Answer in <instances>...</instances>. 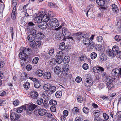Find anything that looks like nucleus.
I'll return each instance as SVG.
<instances>
[{"mask_svg":"<svg viewBox=\"0 0 121 121\" xmlns=\"http://www.w3.org/2000/svg\"><path fill=\"white\" fill-rule=\"evenodd\" d=\"M19 57L20 59V62L22 67L24 68L27 62L29 61L28 55L22 52H20L19 54Z\"/></svg>","mask_w":121,"mask_h":121,"instance_id":"obj_1","label":"nucleus"},{"mask_svg":"<svg viewBox=\"0 0 121 121\" xmlns=\"http://www.w3.org/2000/svg\"><path fill=\"white\" fill-rule=\"evenodd\" d=\"M39 15L41 16L42 17V20L44 22H48V21L50 19L49 17H52L54 16L53 15V12L51 11H49L48 12V15L46 14H42L41 12L39 13Z\"/></svg>","mask_w":121,"mask_h":121,"instance_id":"obj_2","label":"nucleus"},{"mask_svg":"<svg viewBox=\"0 0 121 121\" xmlns=\"http://www.w3.org/2000/svg\"><path fill=\"white\" fill-rule=\"evenodd\" d=\"M48 23L50 26L54 27H57L59 24V22L57 19L53 18L50 19Z\"/></svg>","mask_w":121,"mask_h":121,"instance_id":"obj_3","label":"nucleus"},{"mask_svg":"<svg viewBox=\"0 0 121 121\" xmlns=\"http://www.w3.org/2000/svg\"><path fill=\"white\" fill-rule=\"evenodd\" d=\"M115 80L114 78L111 77L109 81L107 83V86L109 89H112L114 87V82Z\"/></svg>","mask_w":121,"mask_h":121,"instance_id":"obj_4","label":"nucleus"},{"mask_svg":"<svg viewBox=\"0 0 121 121\" xmlns=\"http://www.w3.org/2000/svg\"><path fill=\"white\" fill-rule=\"evenodd\" d=\"M84 83L85 86L89 87L93 85V81L91 78H87L85 80Z\"/></svg>","mask_w":121,"mask_h":121,"instance_id":"obj_5","label":"nucleus"},{"mask_svg":"<svg viewBox=\"0 0 121 121\" xmlns=\"http://www.w3.org/2000/svg\"><path fill=\"white\" fill-rule=\"evenodd\" d=\"M112 75L116 77L119 76L121 74V68L120 69H114L112 71Z\"/></svg>","mask_w":121,"mask_h":121,"instance_id":"obj_6","label":"nucleus"},{"mask_svg":"<svg viewBox=\"0 0 121 121\" xmlns=\"http://www.w3.org/2000/svg\"><path fill=\"white\" fill-rule=\"evenodd\" d=\"M37 106L36 105L34 104H31L29 106L28 109H27L26 113L28 114H31L32 111L37 107Z\"/></svg>","mask_w":121,"mask_h":121,"instance_id":"obj_7","label":"nucleus"},{"mask_svg":"<svg viewBox=\"0 0 121 121\" xmlns=\"http://www.w3.org/2000/svg\"><path fill=\"white\" fill-rule=\"evenodd\" d=\"M41 43L39 41L32 42L30 43L31 47L34 49H36L39 47L41 45Z\"/></svg>","mask_w":121,"mask_h":121,"instance_id":"obj_8","label":"nucleus"},{"mask_svg":"<svg viewBox=\"0 0 121 121\" xmlns=\"http://www.w3.org/2000/svg\"><path fill=\"white\" fill-rule=\"evenodd\" d=\"M62 32L63 35L65 37H67L70 36V33L66 28L64 27L62 29Z\"/></svg>","mask_w":121,"mask_h":121,"instance_id":"obj_9","label":"nucleus"},{"mask_svg":"<svg viewBox=\"0 0 121 121\" xmlns=\"http://www.w3.org/2000/svg\"><path fill=\"white\" fill-rule=\"evenodd\" d=\"M106 52L107 55L111 57H114L116 55V54L115 53V52H114L110 49H107L106 51Z\"/></svg>","mask_w":121,"mask_h":121,"instance_id":"obj_10","label":"nucleus"},{"mask_svg":"<svg viewBox=\"0 0 121 121\" xmlns=\"http://www.w3.org/2000/svg\"><path fill=\"white\" fill-rule=\"evenodd\" d=\"M41 16L39 15H39H37L35 18L34 19V21L35 23H40V24L42 22L41 21L42 20V17Z\"/></svg>","mask_w":121,"mask_h":121,"instance_id":"obj_11","label":"nucleus"},{"mask_svg":"<svg viewBox=\"0 0 121 121\" xmlns=\"http://www.w3.org/2000/svg\"><path fill=\"white\" fill-rule=\"evenodd\" d=\"M11 119L13 120H18L19 117V115L14 112L12 113L10 115Z\"/></svg>","mask_w":121,"mask_h":121,"instance_id":"obj_12","label":"nucleus"},{"mask_svg":"<svg viewBox=\"0 0 121 121\" xmlns=\"http://www.w3.org/2000/svg\"><path fill=\"white\" fill-rule=\"evenodd\" d=\"M38 114L40 115L43 116L45 115L47 112L46 110L44 109L40 108L37 110Z\"/></svg>","mask_w":121,"mask_h":121,"instance_id":"obj_13","label":"nucleus"},{"mask_svg":"<svg viewBox=\"0 0 121 121\" xmlns=\"http://www.w3.org/2000/svg\"><path fill=\"white\" fill-rule=\"evenodd\" d=\"M31 49L29 48H25L23 49L22 51V52L26 54H27L28 55L31 54Z\"/></svg>","mask_w":121,"mask_h":121,"instance_id":"obj_14","label":"nucleus"},{"mask_svg":"<svg viewBox=\"0 0 121 121\" xmlns=\"http://www.w3.org/2000/svg\"><path fill=\"white\" fill-rule=\"evenodd\" d=\"M30 95L31 97L33 99H36L38 96V93L35 91H32L30 93Z\"/></svg>","mask_w":121,"mask_h":121,"instance_id":"obj_15","label":"nucleus"},{"mask_svg":"<svg viewBox=\"0 0 121 121\" xmlns=\"http://www.w3.org/2000/svg\"><path fill=\"white\" fill-rule=\"evenodd\" d=\"M51 74L50 72H46L43 74V77L45 79H48L51 77Z\"/></svg>","mask_w":121,"mask_h":121,"instance_id":"obj_16","label":"nucleus"},{"mask_svg":"<svg viewBox=\"0 0 121 121\" xmlns=\"http://www.w3.org/2000/svg\"><path fill=\"white\" fill-rule=\"evenodd\" d=\"M119 48L117 46H114L112 48V50L114 52H115V53L116 55H117V54L120 53V51L119 50Z\"/></svg>","mask_w":121,"mask_h":121,"instance_id":"obj_17","label":"nucleus"},{"mask_svg":"<svg viewBox=\"0 0 121 121\" xmlns=\"http://www.w3.org/2000/svg\"><path fill=\"white\" fill-rule=\"evenodd\" d=\"M61 70V69L58 66H56L54 68V71L56 74H58L60 73Z\"/></svg>","mask_w":121,"mask_h":121,"instance_id":"obj_18","label":"nucleus"},{"mask_svg":"<svg viewBox=\"0 0 121 121\" xmlns=\"http://www.w3.org/2000/svg\"><path fill=\"white\" fill-rule=\"evenodd\" d=\"M111 6L112 10L114 13H118L119 10L117 5L115 4H112Z\"/></svg>","mask_w":121,"mask_h":121,"instance_id":"obj_19","label":"nucleus"},{"mask_svg":"<svg viewBox=\"0 0 121 121\" xmlns=\"http://www.w3.org/2000/svg\"><path fill=\"white\" fill-rule=\"evenodd\" d=\"M40 27L42 29H45L47 26V23L46 22H42L40 24Z\"/></svg>","mask_w":121,"mask_h":121,"instance_id":"obj_20","label":"nucleus"},{"mask_svg":"<svg viewBox=\"0 0 121 121\" xmlns=\"http://www.w3.org/2000/svg\"><path fill=\"white\" fill-rule=\"evenodd\" d=\"M62 52L60 51L58 52L56 56L57 59H62L64 56Z\"/></svg>","mask_w":121,"mask_h":121,"instance_id":"obj_21","label":"nucleus"},{"mask_svg":"<svg viewBox=\"0 0 121 121\" xmlns=\"http://www.w3.org/2000/svg\"><path fill=\"white\" fill-rule=\"evenodd\" d=\"M82 42L83 44L85 45H88L90 42V40L88 38H84Z\"/></svg>","mask_w":121,"mask_h":121,"instance_id":"obj_22","label":"nucleus"},{"mask_svg":"<svg viewBox=\"0 0 121 121\" xmlns=\"http://www.w3.org/2000/svg\"><path fill=\"white\" fill-rule=\"evenodd\" d=\"M27 39L29 41L32 42L35 39V36L33 34H30L28 36Z\"/></svg>","mask_w":121,"mask_h":121,"instance_id":"obj_23","label":"nucleus"},{"mask_svg":"<svg viewBox=\"0 0 121 121\" xmlns=\"http://www.w3.org/2000/svg\"><path fill=\"white\" fill-rule=\"evenodd\" d=\"M96 2L98 5L101 6H103L105 4L104 0H97Z\"/></svg>","mask_w":121,"mask_h":121,"instance_id":"obj_24","label":"nucleus"},{"mask_svg":"<svg viewBox=\"0 0 121 121\" xmlns=\"http://www.w3.org/2000/svg\"><path fill=\"white\" fill-rule=\"evenodd\" d=\"M23 108L25 109V106H22L20 107L17 108L16 110V112L18 113H21L23 110Z\"/></svg>","mask_w":121,"mask_h":121,"instance_id":"obj_25","label":"nucleus"},{"mask_svg":"<svg viewBox=\"0 0 121 121\" xmlns=\"http://www.w3.org/2000/svg\"><path fill=\"white\" fill-rule=\"evenodd\" d=\"M51 86L49 84H45L43 86L44 89L47 91H49L50 88Z\"/></svg>","mask_w":121,"mask_h":121,"instance_id":"obj_26","label":"nucleus"},{"mask_svg":"<svg viewBox=\"0 0 121 121\" xmlns=\"http://www.w3.org/2000/svg\"><path fill=\"white\" fill-rule=\"evenodd\" d=\"M24 88L26 90H28L30 87V83L27 82L24 83L23 84Z\"/></svg>","mask_w":121,"mask_h":121,"instance_id":"obj_27","label":"nucleus"},{"mask_svg":"<svg viewBox=\"0 0 121 121\" xmlns=\"http://www.w3.org/2000/svg\"><path fill=\"white\" fill-rule=\"evenodd\" d=\"M79 112V109L77 107H75L73 108L72 111V113L73 114L78 113Z\"/></svg>","mask_w":121,"mask_h":121,"instance_id":"obj_28","label":"nucleus"},{"mask_svg":"<svg viewBox=\"0 0 121 121\" xmlns=\"http://www.w3.org/2000/svg\"><path fill=\"white\" fill-rule=\"evenodd\" d=\"M56 88L55 86H51L49 92L51 94H52L56 91Z\"/></svg>","mask_w":121,"mask_h":121,"instance_id":"obj_29","label":"nucleus"},{"mask_svg":"<svg viewBox=\"0 0 121 121\" xmlns=\"http://www.w3.org/2000/svg\"><path fill=\"white\" fill-rule=\"evenodd\" d=\"M70 60V58L68 56H65L63 60V62L65 63L69 62Z\"/></svg>","mask_w":121,"mask_h":121,"instance_id":"obj_30","label":"nucleus"},{"mask_svg":"<svg viewBox=\"0 0 121 121\" xmlns=\"http://www.w3.org/2000/svg\"><path fill=\"white\" fill-rule=\"evenodd\" d=\"M102 112L101 110L100 109H99V110H96L93 113L94 116H99L100 113V112Z\"/></svg>","mask_w":121,"mask_h":121,"instance_id":"obj_31","label":"nucleus"},{"mask_svg":"<svg viewBox=\"0 0 121 121\" xmlns=\"http://www.w3.org/2000/svg\"><path fill=\"white\" fill-rule=\"evenodd\" d=\"M65 43H64L63 42L61 43L59 46L60 49L61 50H64L65 48Z\"/></svg>","mask_w":121,"mask_h":121,"instance_id":"obj_32","label":"nucleus"},{"mask_svg":"<svg viewBox=\"0 0 121 121\" xmlns=\"http://www.w3.org/2000/svg\"><path fill=\"white\" fill-rule=\"evenodd\" d=\"M41 84V83L38 80L35 83L34 86L36 88H38L40 86Z\"/></svg>","mask_w":121,"mask_h":121,"instance_id":"obj_33","label":"nucleus"},{"mask_svg":"<svg viewBox=\"0 0 121 121\" xmlns=\"http://www.w3.org/2000/svg\"><path fill=\"white\" fill-rule=\"evenodd\" d=\"M62 95V92L60 91H57L55 94L56 97L58 98H60L61 97Z\"/></svg>","mask_w":121,"mask_h":121,"instance_id":"obj_34","label":"nucleus"},{"mask_svg":"<svg viewBox=\"0 0 121 121\" xmlns=\"http://www.w3.org/2000/svg\"><path fill=\"white\" fill-rule=\"evenodd\" d=\"M81 35L82 37L83 38H89V34L87 32H82Z\"/></svg>","mask_w":121,"mask_h":121,"instance_id":"obj_35","label":"nucleus"},{"mask_svg":"<svg viewBox=\"0 0 121 121\" xmlns=\"http://www.w3.org/2000/svg\"><path fill=\"white\" fill-rule=\"evenodd\" d=\"M48 93L47 91L44 92L42 94V96L45 99H47L48 98Z\"/></svg>","mask_w":121,"mask_h":121,"instance_id":"obj_36","label":"nucleus"},{"mask_svg":"<svg viewBox=\"0 0 121 121\" xmlns=\"http://www.w3.org/2000/svg\"><path fill=\"white\" fill-rule=\"evenodd\" d=\"M32 11L30 10H28L27 11H26L25 12V16L26 17H28L30 16H31V14Z\"/></svg>","mask_w":121,"mask_h":121,"instance_id":"obj_37","label":"nucleus"},{"mask_svg":"<svg viewBox=\"0 0 121 121\" xmlns=\"http://www.w3.org/2000/svg\"><path fill=\"white\" fill-rule=\"evenodd\" d=\"M49 103L51 105L54 106L56 105L57 102L55 100L51 99L49 101Z\"/></svg>","mask_w":121,"mask_h":121,"instance_id":"obj_38","label":"nucleus"},{"mask_svg":"<svg viewBox=\"0 0 121 121\" xmlns=\"http://www.w3.org/2000/svg\"><path fill=\"white\" fill-rule=\"evenodd\" d=\"M37 75L39 76H41L43 75V71L41 70H38L36 72Z\"/></svg>","mask_w":121,"mask_h":121,"instance_id":"obj_39","label":"nucleus"},{"mask_svg":"<svg viewBox=\"0 0 121 121\" xmlns=\"http://www.w3.org/2000/svg\"><path fill=\"white\" fill-rule=\"evenodd\" d=\"M43 100L41 98H39L37 99L36 102L37 104L40 105H41L43 103Z\"/></svg>","mask_w":121,"mask_h":121,"instance_id":"obj_40","label":"nucleus"},{"mask_svg":"<svg viewBox=\"0 0 121 121\" xmlns=\"http://www.w3.org/2000/svg\"><path fill=\"white\" fill-rule=\"evenodd\" d=\"M97 56V54L95 52L92 53L91 54V57L92 59L95 58Z\"/></svg>","mask_w":121,"mask_h":121,"instance_id":"obj_41","label":"nucleus"},{"mask_svg":"<svg viewBox=\"0 0 121 121\" xmlns=\"http://www.w3.org/2000/svg\"><path fill=\"white\" fill-rule=\"evenodd\" d=\"M62 37V36L61 33H58L56 34L55 38L57 39L60 40L61 39Z\"/></svg>","mask_w":121,"mask_h":121,"instance_id":"obj_42","label":"nucleus"},{"mask_svg":"<svg viewBox=\"0 0 121 121\" xmlns=\"http://www.w3.org/2000/svg\"><path fill=\"white\" fill-rule=\"evenodd\" d=\"M39 58L37 57H35L32 60L33 63L34 64H37L39 60Z\"/></svg>","mask_w":121,"mask_h":121,"instance_id":"obj_43","label":"nucleus"},{"mask_svg":"<svg viewBox=\"0 0 121 121\" xmlns=\"http://www.w3.org/2000/svg\"><path fill=\"white\" fill-rule=\"evenodd\" d=\"M48 5L50 7H52L53 8H55L56 7V5L52 3L51 2H49L48 3Z\"/></svg>","mask_w":121,"mask_h":121,"instance_id":"obj_44","label":"nucleus"},{"mask_svg":"<svg viewBox=\"0 0 121 121\" xmlns=\"http://www.w3.org/2000/svg\"><path fill=\"white\" fill-rule=\"evenodd\" d=\"M47 103L48 101L46 100H44L43 102V107L46 109L48 108V104Z\"/></svg>","mask_w":121,"mask_h":121,"instance_id":"obj_45","label":"nucleus"},{"mask_svg":"<svg viewBox=\"0 0 121 121\" xmlns=\"http://www.w3.org/2000/svg\"><path fill=\"white\" fill-rule=\"evenodd\" d=\"M39 38L40 39H42L44 38V34L40 32L39 33Z\"/></svg>","mask_w":121,"mask_h":121,"instance_id":"obj_46","label":"nucleus"},{"mask_svg":"<svg viewBox=\"0 0 121 121\" xmlns=\"http://www.w3.org/2000/svg\"><path fill=\"white\" fill-rule=\"evenodd\" d=\"M6 103L5 100L0 99V106H4L5 105Z\"/></svg>","mask_w":121,"mask_h":121,"instance_id":"obj_47","label":"nucleus"},{"mask_svg":"<svg viewBox=\"0 0 121 121\" xmlns=\"http://www.w3.org/2000/svg\"><path fill=\"white\" fill-rule=\"evenodd\" d=\"M103 116L104 118L106 120H108L109 119V116L106 113H103Z\"/></svg>","mask_w":121,"mask_h":121,"instance_id":"obj_48","label":"nucleus"},{"mask_svg":"<svg viewBox=\"0 0 121 121\" xmlns=\"http://www.w3.org/2000/svg\"><path fill=\"white\" fill-rule=\"evenodd\" d=\"M57 60L55 58H52L51 59L50 63L52 64H54L56 63Z\"/></svg>","mask_w":121,"mask_h":121,"instance_id":"obj_49","label":"nucleus"},{"mask_svg":"<svg viewBox=\"0 0 121 121\" xmlns=\"http://www.w3.org/2000/svg\"><path fill=\"white\" fill-rule=\"evenodd\" d=\"M77 100L78 102L81 103L83 101V99L81 96H79L77 98Z\"/></svg>","mask_w":121,"mask_h":121,"instance_id":"obj_50","label":"nucleus"},{"mask_svg":"<svg viewBox=\"0 0 121 121\" xmlns=\"http://www.w3.org/2000/svg\"><path fill=\"white\" fill-rule=\"evenodd\" d=\"M82 68L85 70H87L88 68V65L86 63H84L82 66Z\"/></svg>","mask_w":121,"mask_h":121,"instance_id":"obj_51","label":"nucleus"},{"mask_svg":"<svg viewBox=\"0 0 121 121\" xmlns=\"http://www.w3.org/2000/svg\"><path fill=\"white\" fill-rule=\"evenodd\" d=\"M47 116L48 117L52 118V119L54 118L53 114V113H48L47 114Z\"/></svg>","mask_w":121,"mask_h":121,"instance_id":"obj_52","label":"nucleus"},{"mask_svg":"<svg viewBox=\"0 0 121 121\" xmlns=\"http://www.w3.org/2000/svg\"><path fill=\"white\" fill-rule=\"evenodd\" d=\"M83 111L85 113H88V108L86 107H84L83 109Z\"/></svg>","mask_w":121,"mask_h":121,"instance_id":"obj_53","label":"nucleus"},{"mask_svg":"<svg viewBox=\"0 0 121 121\" xmlns=\"http://www.w3.org/2000/svg\"><path fill=\"white\" fill-rule=\"evenodd\" d=\"M96 40L98 42H101L103 40V38L101 36H98Z\"/></svg>","mask_w":121,"mask_h":121,"instance_id":"obj_54","label":"nucleus"},{"mask_svg":"<svg viewBox=\"0 0 121 121\" xmlns=\"http://www.w3.org/2000/svg\"><path fill=\"white\" fill-rule=\"evenodd\" d=\"M75 80L78 83L81 81L82 78L78 76L76 78Z\"/></svg>","mask_w":121,"mask_h":121,"instance_id":"obj_55","label":"nucleus"},{"mask_svg":"<svg viewBox=\"0 0 121 121\" xmlns=\"http://www.w3.org/2000/svg\"><path fill=\"white\" fill-rule=\"evenodd\" d=\"M50 109L52 112H55L56 110V108L55 106H52L50 107Z\"/></svg>","mask_w":121,"mask_h":121,"instance_id":"obj_56","label":"nucleus"},{"mask_svg":"<svg viewBox=\"0 0 121 121\" xmlns=\"http://www.w3.org/2000/svg\"><path fill=\"white\" fill-rule=\"evenodd\" d=\"M115 40L117 41H119L121 40L120 37L118 35H117L115 37Z\"/></svg>","mask_w":121,"mask_h":121,"instance_id":"obj_57","label":"nucleus"},{"mask_svg":"<svg viewBox=\"0 0 121 121\" xmlns=\"http://www.w3.org/2000/svg\"><path fill=\"white\" fill-rule=\"evenodd\" d=\"M95 117L94 118L95 121H102V119L99 116H95Z\"/></svg>","mask_w":121,"mask_h":121,"instance_id":"obj_58","label":"nucleus"},{"mask_svg":"<svg viewBox=\"0 0 121 121\" xmlns=\"http://www.w3.org/2000/svg\"><path fill=\"white\" fill-rule=\"evenodd\" d=\"M19 102L18 100H16L14 101L13 102V104L15 106H17L19 104Z\"/></svg>","mask_w":121,"mask_h":121,"instance_id":"obj_59","label":"nucleus"},{"mask_svg":"<svg viewBox=\"0 0 121 121\" xmlns=\"http://www.w3.org/2000/svg\"><path fill=\"white\" fill-rule=\"evenodd\" d=\"M16 13H12L11 15L12 18L13 19H15L16 17Z\"/></svg>","mask_w":121,"mask_h":121,"instance_id":"obj_60","label":"nucleus"},{"mask_svg":"<svg viewBox=\"0 0 121 121\" xmlns=\"http://www.w3.org/2000/svg\"><path fill=\"white\" fill-rule=\"evenodd\" d=\"M103 54L102 55H101L100 56V58L102 60H107V57L106 56H103Z\"/></svg>","mask_w":121,"mask_h":121,"instance_id":"obj_61","label":"nucleus"},{"mask_svg":"<svg viewBox=\"0 0 121 121\" xmlns=\"http://www.w3.org/2000/svg\"><path fill=\"white\" fill-rule=\"evenodd\" d=\"M100 76L98 75H96L95 76V79L97 82L99 81Z\"/></svg>","mask_w":121,"mask_h":121,"instance_id":"obj_62","label":"nucleus"},{"mask_svg":"<svg viewBox=\"0 0 121 121\" xmlns=\"http://www.w3.org/2000/svg\"><path fill=\"white\" fill-rule=\"evenodd\" d=\"M83 119H81V117H77L75 119V121H83Z\"/></svg>","mask_w":121,"mask_h":121,"instance_id":"obj_63","label":"nucleus"},{"mask_svg":"<svg viewBox=\"0 0 121 121\" xmlns=\"http://www.w3.org/2000/svg\"><path fill=\"white\" fill-rule=\"evenodd\" d=\"M54 53V50L53 49H52L49 51V54L50 55L52 56Z\"/></svg>","mask_w":121,"mask_h":121,"instance_id":"obj_64","label":"nucleus"}]
</instances>
